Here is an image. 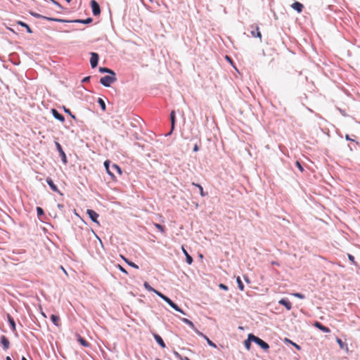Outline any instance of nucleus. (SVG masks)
<instances>
[{"mask_svg": "<svg viewBox=\"0 0 360 360\" xmlns=\"http://www.w3.org/2000/svg\"><path fill=\"white\" fill-rule=\"evenodd\" d=\"M251 341H252V340L250 339V338L248 337V339L244 342V345L248 350L250 349Z\"/></svg>", "mask_w": 360, "mask_h": 360, "instance_id": "nucleus-29", "label": "nucleus"}, {"mask_svg": "<svg viewBox=\"0 0 360 360\" xmlns=\"http://www.w3.org/2000/svg\"><path fill=\"white\" fill-rule=\"evenodd\" d=\"M251 27L255 28V30H252L251 32L252 37H258L261 41H262V34L259 31V26L257 25H252Z\"/></svg>", "mask_w": 360, "mask_h": 360, "instance_id": "nucleus-8", "label": "nucleus"}, {"mask_svg": "<svg viewBox=\"0 0 360 360\" xmlns=\"http://www.w3.org/2000/svg\"><path fill=\"white\" fill-rule=\"evenodd\" d=\"M336 341L341 348H343V342L341 339L337 338Z\"/></svg>", "mask_w": 360, "mask_h": 360, "instance_id": "nucleus-41", "label": "nucleus"}, {"mask_svg": "<svg viewBox=\"0 0 360 360\" xmlns=\"http://www.w3.org/2000/svg\"><path fill=\"white\" fill-rule=\"evenodd\" d=\"M154 226H155V227L157 229H158L161 233H165V227H164L162 225L155 223V224H154Z\"/></svg>", "mask_w": 360, "mask_h": 360, "instance_id": "nucleus-30", "label": "nucleus"}, {"mask_svg": "<svg viewBox=\"0 0 360 360\" xmlns=\"http://www.w3.org/2000/svg\"><path fill=\"white\" fill-rule=\"evenodd\" d=\"M98 55L96 53H91L90 63L93 68H96L98 65Z\"/></svg>", "mask_w": 360, "mask_h": 360, "instance_id": "nucleus-6", "label": "nucleus"}, {"mask_svg": "<svg viewBox=\"0 0 360 360\" xmlns=\"http://www.w3.org/2000/svg\"><path fill=\"white\" fill-rule=\"evenodd\" d=\"M226 58L227 59V61L231 62V60L229 56H226Z\"/></svg>", "mask_w": 360, "mask_h": 360, "instance_id": "nucleus-49", "label": "nucleus"}, {"mask_svg": "<svg viewBox=\"0 0 360 360\" xmlns=\"http://www.w3.org/2000/svg\"><path fill=\"white\" fill-rule=\"evenodd\" d=\"M181 250H182L184 254L186 256V262L188 264H191L193 263V258H192V257L188 253V252L186 251V250L184 248V246L181 247Z\"/></svg>", "mask_w": 360, "mask_h": 360, "instance_id": "nucleus-16", "label": "nucleus"}, {"mask_svg": "<svg viewBox=\"0 0 360 360\" xmlns=\"http://www.w3.org/2000/svg\"><path fill=\"white\" fill-rule=\"evenodd\" d=\"M37 213L38 216H41L44 214L43 209L40 207H37Z\"/></svg>", "mask_w": 360, "mask_h": 360, "instance_id": "nucleus-37", "label": "nucleus"}, {"mask_svg": "<svg viewBox=\"0 0 360 360\" xmlns=\"http://www.w3.org/2000/svg\"><path fill=\"white\" fill-rule=\"evenodd\" d=\"M348 257H349V260H351V261L354 262V257L352 255H349V256H348Z\"/></svg>", "mask_w": 360, "mask_h": 360, "instance_id": "nucleus-46", "label": "nucleus"}, {"mask_svg": "<svg viewBox=\"0 0 360 360\" xmlns=\"http://www.w3.org/2000/svg\"><path fill=\"white\" fill-rule=\"evenodd\" d=\"M63 110L65 111V112H66L67 114L70 115L71 116L72 118L73 119H75V116L74 115L72 114L71 111L70 110V109L68 108H66L65 107H63Z\"/></svg>", "mask_w": 360, "mask_h": 360, "instance_id": "nucleus-36", "label": "nucleus"}, {"mask_svg": "<svg viewBox=\"0 0 360 360\" xmlns=\"http://www.w3.org/2000/svg\"><path fill=\"white\" fill-rule=\"evenodd\" d=\"M116 77L115 75H106L101 78L100 82L105 86H110L111 84L115 82Z\"/></svg>", "mask_w": 360, "mask_h": 360, "instance_id": "nucleus-2", "label": "nucleus"}, {"mask_svg": "<svg viewBox=\"0 0 360 360\" xmlns=\"http://www.w3.org/2000/svg\"><path fill=\"white\" fill-rule=\"evenodd\" d=\"M181 321H182L184 323H186L187 325H188L191 328H192L194 330V331H195V330H198V329L195 327V326H194L193 323L192 321H191L190 320H188V319L182 318V319H181Z\"/></svg>", "mask_w": 360, "mask_h": 360, "instance_id": "nucleus-20", "label": "nucleus"}, {"mask_svg": "<svg viewBox=\"0 0 360 360\" xmlns=\"http://www.w3.org/2000/svg\"><path fill=\"white\" fill-rule=\"evenodd\" d=\"M314 326L324 333H329L330 331L328 327L322 325L320 322L316 321Z\"/></svg>", "mask_w": 360, "mask_h": 360, "instance_id": "nucleus-11", "label": "nucleus"}, {"mask_svg": "<svg viewBox=\"0 0 360 360\" xmlns=\"http://www.w3.org/2000/svg\"><path fill=\"white\" fill-rule=\"evenodd\" d=\"M41 315L44 317V318H46V315L45 314V313H44L43 311L41 312Z\"/></svg>", "mask_w": 360, "mask_h": 360, "instance_id": "nucleus-50", "label": "nucleus"}, {"mask_svg": "<svg viewBox=\"0 0 360 360\" xmlns=\"http://www.w3.org/2000/svg\"><path fill=\"white\" fill-rule=\"evenodd\" d=\"M90 79V77H84L83 79H82V82H86L89 80Z\"/></svg>", "mask_w": 360, "mask_h": 360, "instance_id": "nucleus-45", "label": "nucleus"}, {"mask_svg": "<svg viewBox=\"0 0 360 360\" xmlns=\"http://www.w3.org/2000/svg\"><path fill=\"white\" fill-rule=\"evenodd\" d=\"M292 295L294 297L300 298V299H304L305 298V296L303 294L300 293V292L293 293Z\"/></svg>", "mask_w": 360, "mask_h": 360, "instance_id": "nucleus-35", "label": "nucleus"}, {"mask_svg": "<svg viewBox=\"0 0 360 360\" xmlns=\"http://www.w3.org/2000/svg\"><path fill=\"white\" fill-rule=\"evenodd\" d=\"M8 321L10 326H11L12 330L13 331H15V323L13 319L10 315H8Z\"/></svg>", "mask_w": 360, "mask_h": 360, "instance_id": "nucleus-22", "label": "nucleus"}, {"mask_svg": "<svg viewBox=\"0 0 360 360\" xmlns=\"http://www.w3.org/2000/svg\"><path fill=\"white\" fill-rule=\"evenodd\" d=\"M295 164L297 168L300 169V171L302 172L304 171V169L301 165L300 162L299 161H297Z\"/></svg>", "mask_w": 360, "mask_h": 360, "instance_id": "nucleus-40", "label": "nucleus"}, {"mask_svg": "<svg viewBox=\"0 0 360 360\" xmlns=\"http://www.w3.org/2000/svg\"><path fill=\"white\" fill-rule=\"evenodd\" d=\"M77 341L84 347H90L89 342H88L84 338H83L81 335H77Z\"/></svg>", "mask_w": 360, "mask_h": 360, "instance_id": "nucleus-17", "label": "nucleus"}, {"mask_svg": "<svg viewBox=\"0 0 360 360\" xmlns=\"http://www.w3.org/2000/svg\"><path fill=\"white\" fill-rule=\"evenodd\" d=\"M99 71L102 73H104V72H107V73H109L110 75H115V72L109 69V68H99Z\"/></svg>", "mask_w": 360, "mask_h": 360, "instance_id": "nucleus-24", "label": "nucleus"}, {"mask_svg": "<svg viewBox=\"0 0 360 360\" xmlns=\"http://www.w3.org/2000/svg\"><path fill=\"white\" fill-rule=\"evenodd\" d=\"M236 281H237V283H238V288L241 290V291H243L244 290V285L240 279V278L239 276L237 277V279H236Z\"/></svg>", "mask_w": 360, "mask_h": 360, "instance_id": "nucleus-28", "label": "nucleus"}, {"mask_svg": "<svg viewBox=\"0 0 360 360\" xmlns=\"http://www.w3.org/2000/svg\"><path fill=\"white\" fill-rule=\"evenodd\" d=\"M1 344L3 346L4 350H7L9 348L10 342L8 339L4 335L1 337Z\"/></svg>", "mask_w": 360, "mask_h": 360, "instance_id": "nucleus-10", "label": "nucleus"}, {"mask_svg": "<svg viewBox=\"0 0 360 360\" xmlns=\"http://www.w3.org/2000/svg\"><path fill=\"white\" fill-rule=\"evenodd\" d=\"M34 16L35 17H37V18H45L49 21H56V22H59V21H61V20H59V19H57V18H48V17H45V16H42L41 15H39V14H33Z\"/></svg>", "mask_w": 360, "mask_h": 360, "instance_id": "nucleus-23", "label": "nucleus"}, {"mask_svg": "<svg viewBox=\"0 0 360 360\" xmlns=\"http://www.w3.org/2000/svg\"><path fill=\"white\" fill-rule=\"evenodd\" d=\"M86 213L93 221L98 224L97 219L99 215L98 213H96L94 210L90 209H88L86 210Z\"/></svg>", "mask_w": 360, "mask_h": 360, "instance_id": "nucleus-7", "label": "nucleus"}, {"mask_svg": "<svg viewBox=\"0 0 360 360\" xmlns=\"http://www.w3.org/2000/svg\"><path fill=\"white\" fill-rule=\"evenodd\" d=\"M92 21H93V20L91 18H88L86 20H76L74 22L84 23V24H89V23H91Z\"/></svg>", "mask_w": 360, "mask_h": 360, "instance_id": "nucleus-27", "label": "nucleus"}, {"mask_svg": "<svg viewBox=\"0 0 360 360\" xmlns=\"http://www.w3.org/2000/svg\"><path fill=\"white\" fill-rule=\"evenodd\" d=\"M122 258L127 262L130 266L134 268V269H139L138 265H136L135 263L130 262L127 258H125L124 256H121Z\"/></svg>", "mask_w": 360, "mask_h": 360, "instance_id": "nucleus-26", "label": "nucleus"}, {"mask_svg": "<svg viewBox=\"0 0 360 360\" xmlns=\"http://www.w3.org/2000/svg\"><path fill=\"white\" fill-rule=\"evenodd\" d=\"M249 338H250V339H252V341L255 342L256 344L259 345L263 349L267 350L269 348V345L266 342H264V340L260 339L259 338H258L252 334H249Z\"/></svg>", "mask_w": 360, "mask_h": 360, "instance_id": "nucleus-3", "label": "nucleus"}, {"mask_svg": "<svg viewBox=\"0 0 360 360\" xmlns=\"http://www.w3.org/2000/svg\"><path fill=\"white\" fill-rule=\"evenodd\" d=\"M52 1H53L55 4H56L57 6H60V5L58 2H56V1L52 0Z\"/></svg>", "mask_w": 360, "mask_h": 360, "instance_id": "nucleus-48", "label": "nucleus"}, {"mask_svg": "<svg viewBox=\"0 0 360 360\" xmlns=\"http://www.w3.org/2000/svg\"><path fill=\"white\" fill-rule=\"evenodd\" d=\"M98 103H99L101 109L103 111H105V104L104 101L102 98H99L98 100Z\"/></svg>", "mask_w": 360, "mask_h": 360, "instance_id": "nucleus-31", "label": "nucleus"}, {"mask_svg": "<svg viewBox=\"0 0 360 360\" xmlns=\"http://www.w3.org/2000/svg\"><path fill=\"white\" fill-rule=\"evenodd\" d=\"M295 347H297L298 349L300 348V347L298 345H295Z\"/></svg>", "mask_w": 360, "mask_h": 360, "instance_id": "nucleus-52", "label": "nucleus"}, {"mask_svg": "<svg viewBox=\"0 0 360 360\" xmlns=\"http://www.w3.org/2000/svg\"><path fill=\"white\" fill-rule=\"evenodd\" d=\"M110 160H107L104 162V166L107 173L111 176L112 180H115L114 172H116L119 175L122 174L121 168L116 164L112 165L111 170L110 169Z\"/></svg>", "mask_w": 360, "mask_h": 360, "instance_id": "nucleus-1", "label": "nucleus"}, {"mask_svg": "<svg viewBox=\"0 0 360 360\" xmlns=\"http://www.w3.org/2000/svg\"><path fill=\"white\" fill-rule=\"evenodd\" d=\"M153 292H155L157 295H158L160 297H161L162 300H164V298H165V295H163L162 292L155 290V291H153Z\"/></svg>", "mask_w": 360, "mask_h": 360, "instance_id": "nucleus-39", "label": "nucleus"}, {"mask_svg": "<svg viewBox=\"0 0 360 360\" xmlns=\"http://www.w3.org/2000/svg\"><path fill=\"white\" fill-rule=\"evenodd\" d=\"M291 7L296 10L298 13H301L302 11V9H303V5L298 2V1H295V3H293L292 5H291Z\"/></svg>", "mask_w": 360, "mask_h": 360, "instance_id": "nucleus-14", "label": "nucleus"}, {"mask_svg": "<svg viewBox=\"0 0 360 360\" xmlns=\"http://www.w3.org/2000/svg\"><path fill=\"white\" fill-rule=\"evenodd\" d=\"M219 288L225 290H228V287L224 284H220Z\"/></svg>", "mask_w": 360, "mask_h": 360, "instance_id": "nucleus-43", "label": "nucleus"}, {"mask_svg": "<svg viewBox=\"0 0 360 360\" xmlns=\"http://www.w3.org/2000/svg\"><path fill=\"white\" fill-rule=\"evenodd\" d=\"M198 150H199V147L197 144H195L193 147V151L197 152V151H198Z\"/></svg>", "mask_w": 360, "mask_h": 360, "instance_id": "nucleus-44", "label": "nucleus"}, {"mask_svg": "<svg viewBox=\"0 0 360 360\" xmlns=\"http://www.w3.org/2000/svg\"><path fill=\"white\" fill-rule=\"evenodd\" d=\"M195 333H196L198 335H200V336L202 337L205 340H206V341H207V344H208L210 346H211V347H214V348H216V347H217L216 344H215V343H214L212 340H210V339H209V338H208L205 335H204L202 333H201V332H200V331H199L198 330H195Z\"/></svg>", "mask_w": 360, "mask_h": 360, "instance_id": "nucleus-9", "label": "nucleus"}, {"mask_svg": "<svg viewBox=\"0 0 360 360\" xmlns=\"http://www.w3.org/2000/svg\"><path fill=\"white\" fill-rule=\"evenodd\" d=\"M51 319L53 322V323L56 326H59L60 324V317L58 316H56V315H54V314H52L51 316Z\"/></svg>", "mask_w": 360, "mask_h": 360, "instance_id": "nucleus-19", "label": "nucleus"}, {"mask_svg": "<svg viewBox=\"0 0 360 360\" xmlns=\"http://www.w3.org/2000/svg\"><path fill=\"white\" fill-rule=\"evenodd\" d=\"M56 148H57L58 153H60V155L61 157V160H62L64 164H66L68 162L67 157H66V155H65V152L63 151L60 144L58 142H56Z\"/></svg>", "mask_w": 360, "mask_h": 360, "instance_id": "nucleus-5", "label": "nucleus"}, {"mask_svg": "<svg viewBox=\"0 0 360 360\" xmlns=\"http://www.w3.org/2000/svg\"><path fill=\"white\" fill-rule=\"evenodd\" d=\"M154 338L156 340V342L161 346V347H162V348L165 347V344L163 340L162 339V338L159 335L155 334Z\"/></svg>", "mask_w": 360, "mask_h": 360, "instance_id": "nucleus-18", "label": "nucleus"}, {"mask_svg": "<svg viewBox=\"0 0 360 360\" xmlns=\"http://www.w3.org/2000/svg\"><path fill=\"white\" fill-rule=\"evenodd\" d=\"M66 1H68V2H70V0H66Z\"/></svg>", "mask_w": 360, "mask_h": 360, "instance_id": "nucleus-56", "label": "nucleus"}, {"mask_svg": "<svg viewBox=\"0 0 360 360\" xmlns=\"http://www.w3.org/2000/svg\"><path fill=\"white\" fill-rule=\"evenodd\" d=\"M278 303L284 306L287 310H290L292 309V304L286 299L280 300Z\"/></svg>", "mask_w": 360, "mask_h": 360, "instance_id": "nucleus-13", "label": "nucleus"}, {"mask_svg": "<svg viewBox=\"0 0 360 360\" xmlns=\"http://www.w3.org/2000/svg\"><path fill=\"white\" fill-rule=\"evenodd\" d=\"M46 183L49 184V186H50V188H51L52 191H53L55 192H58V187L53 183V180L51 178H49V177L46 178Z\"/></svg>", "mask_w": 360, "mask_h": 360, "instance_id": "nucleus-15", "label": "nucleus"}, {"mask_svg": "<svg viewBox=\"0 0 360 360\" xmlns=\"http://www.w3.org/2000/svg\"><path fill=\"white\" fill-rule=\"evenodd\" d=\"M193 185L196 186V187H198L199 188L200 193L201 196H205V193L203 191V188H202V187L200 184L193 183Z\"/></svg>", "mask_w": 360, "mask_h": 360, "instance_id": "nucleus-33", "label": "nucleus"}, {"mask_svg": "<svg viewBox=\"0 0 360 360\" xmlns=\"http://www.w3.org/2000/svg\"><path fill=\"white\" fill-rule=\"evenodd\" d=\"M6 360H11V357L10 356H7L6 357Z\"/></svg>", "mask_w": 360, "mask_h": 360, "instance_id": "nucleus-51", "label": "nucleus"}, {"mask_svg": "<svg viewBox=\"0 0 360 360\" xmlns=\"http://www.w3.org/2000/svg\"><path fill=\"white\" fill-rule=\"evenodd\" d=\"M51 112L53 116L58 120L62 122L65 121V117L61 114H60L56 109H52Z\"/></svg>", "mask_w": 360, "mask_h": 360, "instance_id": "nucleus-12", "label": "nucleus"}, {"mask_svg": "<svg viewBox=\"0 0 360 360\" xmlns=\"http://www.w3.org/2000/svg\"><path fill=\"white\" fill-rule=\"evenodd\" d=\"M163 300L165 301L167 304H169V306H172V304H174V302L167 296L165 297V298H164Z\"/></svg>", "mask_w": 360, "mask_h": 360, "instance_id": "nucleus-38", "label": "nucleus"}, {"mask_svg": "<svg viewBox=\"0 0 360 360\" xmlns=\"http://www.w3.org/2000/svg\"><path fill=\"white\" fill-rule=\"evenodd\" d=\"M118 268H119V269H120L122 272H123V273H124V274H127V271L125 270V269H124L121 265H120V264H119V265H118Z\"/></svg>", "mask_w": 360, "mask_h": 360, "instance_id": "nucleus-42", "label": "nucleus"}, {"mask_svg": "<svg viewBox=\"0 0 360 360\" xmlns=\"http://www.w3.org/2000/svg\"><path fill=\"white\" fill-rule=\"evenodd\" d=\"M184 360H190L188 357H185Z\"/></svg>", "mask_w": 360, "mask_h": 360, "instance_id": "nucleus-53", "label": "nucleus"}, {"mask_svg": "<svg viewBox=\"0 0 360 360\" xmlns=\"http://www.w3.org/2000/svg\"><path fill=\"white\" fill-rule=\"evenodd\" d=\"M22 360H27L25 357H22Z\"/></svg>", "mask_w": 360, "mask_h": 360, "instance_id": "nucleus-54", "label": "nucleus"}, {"mask_svg": "<svg viewBox=\"0 0 360 360\" xmlns=\"http://www.w3.org/2000/svg\"><path fill=\"white\" fill-rule=\"evenodd\" d=\"M90 4L92 8L93 14L95 16L99 15L101 14V8L98 2L96 0H91Z\"/></svg>", "mask_w": 360, "mask_h": 360, "instance_id": "nucleus-4", "label": "nucleus"}, {"mask_svg": "<svg viewBox=\"0 0 360 360\" xmlns=\"http://www.w3.org/2000/svg\"><path fill=\"white\" fill-rule=\"evenodd\" d=\"M150 1H152V0H150Z\"/></svg>", "mask_w": 360, "mask_h": 360, "instance_id": "nucleus-57", "label": "nucleus"}, {"mask_svg": "<svg viewBox=\"0 0 360 360\" xmlns=\"http://www.w3.org/2000/svg\"><path fill=\"white\" fill-rule=\"evenodd\" d=\"M345 138H346V139H347V140H349V141H354L353 139H352L349 136V135H346Z\"/></svg>", "mask_w": 360, "mask_h": 360, "instance_id": "nucleus-47", "label": "nucleus"}, {"mask_svg": "<svg viewBox=\"0 0 360 360\" xmlns=\"http://www.w3.org/2000/svg\"><path fill=\"white\" fill-rule=\"evenodd\" d=\"M272 264H276L278 265V264L276 262H272Z\"/></svg>", "mask_w": 360, "mask_h": 360, "instance_id": "nucleus-55", "label": "nucleus"}, {"mask_svg": "<svg viewBox=\"0 0 360 360\" xmlns=\"http://www.w3.org/2000/svg\"><path fill=\"white\" fill-rule=\"evenodd\" d=\"M171 307H172L174 310H176V311H179V312H180V313H181V314H185V312H184L182 309H181L177 306V304H175L174 302V304H172V306H171Z\"/></svg>", "mask_w": 360, "mask_h": 360, "instance_id": "nucleus-32", "label": "nucleus"}, {"mask_svg": "<svg viewBox=\"0 0 360 360\" xmlns=\"http://www.w3.org/2000/svg\"><path fill=\"white\" fill-rule=\"evenodd\" d=\"M145 288L148 290V291H151V292H153L155 291V289L153 288L147 282H145L144 284H143Z\"/></svg>", "mask_w": 360, "mask_h": 360, "instance_id": "nucleus-34", "label": "nucleus"}, {"mask_svg": "<svg viewBox=\"0 0 360 360\" xmlns=\"http://www.w3.org/2000/svg\"><path fill=\"white\" fill-rule=\"evenodd\" d=\"M18 24L20 25L22 27H24L25 29L27 30L28 33H32V30L30 28V27L27 24H26L25 22L19 21V22H18Z\"/></svg>", "mask_w": 360, "mask_h": 360, "instance_id": "nucleus-21", "label": "nucleus"}, {"mask_svg": "<svg viewBox=\"0 0 360 360\" xmlns=\"http://www.w3.org/2000/svg\"><path fill=\"white\" fill-rule=\"evenodd\" d=\"M170 120L172 124V129H173L175 124V112L174 110H172L170 113Z\"/></svg>", "mask_w": 360, "mask_h": 360, "instance_id": "nucleus-25", "label": "nucleus"}]
</instances>
